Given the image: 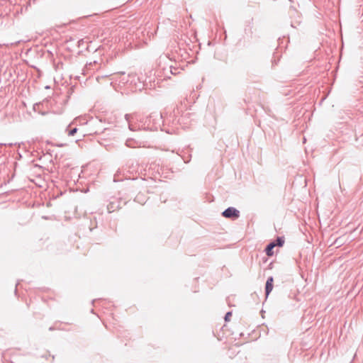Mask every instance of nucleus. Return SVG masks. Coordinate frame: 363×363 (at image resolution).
Masks as SVG:
<instances>
[{"mask_svg":"<svg viewBox=\"0 0 363 363\" xmlns=\"http://www.w3.org/2000/svg\"><path fill=\"white\" fill-rule=\"evenodd\" d=\"M223 216L229 218H237L239 216V211L234 208L230 207L223 212Z\"/></svg>","mask_w":363,"mask_h":363,"instance_id":"obj_1","label":"nucleus"},{"mask_svg":"<svg viewBox=\"0 0 363 363\" xmlns=\"http://www.w3.org/2000/svg\"><path fill=\"white\" fill-rule=\"evenodd\" d=\"M77 132V128H73L72 130H71L69 132V135H74Z\"/></svg>","mask_w":363,"mask_h":363,"instance_id":"obj_5","label":"nucleus"},{"mask_svg":"<svg viewBox=\"0 0 363 363\" xmlns=\"http://www.w3.org/2000/svg\"><path fill=\"white\" fill-rule=\"evenodd\" d=\"M275 247V242H271L269 244L266 248V253L268 256H272L274 252L272 251L273 248Z\"/></svg>","mask_w":363,"mask_h":363,"instance_id":"obj_3","label":"nucleus"},{"mask_svg":"<svg viewBox=\"0 0 363 363\" xmlns=\"http://www.w3.org/2000/svg\"><path fill=\"white\" fill-rule=\"evenodd\" d=\"M275 242V247L279 246L281 247L284 245V240L282 238H278Z\"/></svg>","mask_w":363,"mask_h":363,"instance_id":"obj_4","label":"nucleus"},{"mask_svg":"<svg viewBox=\"0 0 363 363\" xmlns=\"http://www.w3.org/2000/svg\"><path fill=\"white\" fill-rule=\"evenodd\" d=\"M230 316H231V313H230V312L227 313V314L225 315V320H228Z\"/></svg>","mask_w":363,"mask_h":363,"instance_id":"obj_6","label":"nucleus"},{"mask_svg":"<svg viewBox=\"0 0 363 363\" xmlns=\"http://www.w3.org/2000/svg\"><path fill=\"white\" fill-rule=\"evenodd\" d=\"M273 277H269L266 282V296H267L273 289Z\"/></svg>","mask_w":363,"mask_h":363,"instance_id":"obj_2","label":"nucleus"}]
</instances>
